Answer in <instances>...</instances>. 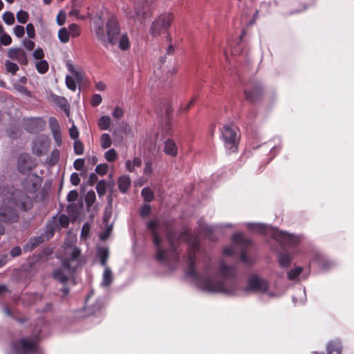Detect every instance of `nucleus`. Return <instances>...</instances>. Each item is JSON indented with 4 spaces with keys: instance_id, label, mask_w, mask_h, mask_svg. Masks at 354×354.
<instances>
[{
    "instance_id": "1",
    "label": "nucleus",
    "mask_w": 354,
    "mask_h": 354,
    "mask_svg": "<svg viewBox=\"0 0 354 354\" xmlns=\"http://www.w3.org/2000/svg\"><path fill=\"white\" fill-rule=\"evenodd\" d=\"M198 249L196 241L189 243V251L187 260L189 263V269L187 275L191 277L196 286L203 291L207 292H222L230 295H236L238 292L231 288H228L223 280L232 277L234 274V268L227 266L224 262L221 261L218 268L210 265L206 266L202 274L198 275L193 266L194 253Z\"/></svg>"
},
{
    "instance_id": "2",
    "label": "nucleus",
    "mask_w": 354,
    "mask_h": 354,
    "mask_svg": "<svg viewBox=\"0 0 354 354\" xmlns=\"http://www.w3.org/2000/svg\"><path fill=\"white\" fill-rule=\"evenodd\" d=\"M93 31L97 39L106 48L110 45L118 44L122 50H127L130 47L129 39L127 34H120L118 21L115 17H110L104 26L101 17L93 19Z\"/></svg>"
},
{
    "instance_id": "3",
    "label": "nucleus",
    "mask_w": 354,
    "mask_h": 354,
    "mask_svg": "<svg viewBox=\"0 0 354 354\" xmlns=\"http://www.w3.org/2000/svg\"><path fill=\"white\" fill-rule=\"evenodd\" d=\"M75 241V239L71 237L65 241L64 251L60 257L62 269H58L53 273L54 278L62 283L66 282L68 277L84 263L80 256V250L73 245Z\"/></svg>"
},
{
    "instance_id": "4",
    "label": "nucleus",
    "mask_w": 354,
    "mask_h": 354,
    "mask_svg": "<svg viewBox=\"0 0 354 354\" xmlns=\"http://www.w3.org/2000/svg\"><path fill=\"white\" fill-rule=\"evenodd\" d=\"M31 205V199L25 194H20L19 201L16 198L13 201L8 198L3 201V206L0 207V219L7 222L16 221L18 218L17 211L27 210Z\"/></svg>"
},
{
    "instance_id": "5",
    "label": "nucleus",
    "mask_w": 354,
    "mask_h": 354,
    "mask_svg": "<svg viewBox=\"0 0 354 354\" xmlns=\"http://www.w3.org/2000/svg\"><path fill=\"white\" fill-rule=\"evenodd\" d=\"M162 225L157 220H153L148 223V227L153 234V243L157 250L156 258L160 262H165L169 259L170 255L172 258L176 257V254L172 251L165 250L166 245L172 247L173 243L171 237H168L167 241H163L159 236L158 232L162 230Z\"/></svg>"
},
{
    "instance_id": "6",
    "label": "nucleus",
    "mask_w": 354,
    "mask_h": 354,
    "mask_svg": "<svg viewBox=\"0 0 354 354\" xmlns=\"http://www.w3.org/2000/svg\"><path fill=\"white\" fill-rule=\"evenodd\" d=\"M247 225L253 232L270 235L277 241L284 244H295L299 241L298 236L280 231L278 229L270 226L260 223H248Z\"/></svg>"
},
{
    "instance_id": "7",
    "label": "nucleus",
    "mask_w": 354,
    "mask_h": 354,
    "mask_svg": "<svg viewBox=\"0 0 354 354\" xmlns=\"http://www.w3.org/2000/svg\"><path fill=\"white\" fill-rule=\"evenodd\" d=\"M221 138L228 153L237 150V128L233 124H225L221 129Z\"/></svg>"
},
{
    "instance_id": "8",
    "label": "nucleus",
    "mask_w": 354,
    "mask_h": 354,
    "mask_svg": "<svg viewBox=\"0 0 354 354\" xmlns=\"http://www.w3.org/2000/svg\"><path fill=\"white\" fill-rule=\"evenodd\" d=\"M248 289L258 292H266L270 297H277L282 295L281 292L269 290L267 281L258 276H252L250 278Z\"/></svg>"
},
{
    "instance_id": "9",
    "label": "nucleus",
    "mask_w": 354,
    "mask_h": 354,
    "mask_svg": "<svg viewBox=\"0 0 354 354\" xmlns=\"http://www.w3.org/2000/svg\"><path fill=\"white\" fill-rule=\"evenodd\" d=\"M173 20L174 15L170 12L160 15L152 24L151 28V35L153 36L160 35L162 31L169 28Z\"/></svg>"
},
{
    "instance_id": "10",
    "label": "nucleus",
    "mask_w": 354,
    "mask_h": 354,
    "mask_svg": "<svg viewBox=\"0 0 354 354\" xmlns=\"http://www.w3.org/2000/svg\"><path fill=\"white\" fill-rule=\"evenodd\" d=\"M249 244H250L249 239L244 238L240 233L236 234L232 238V245L224 249V254L231 256Z\"/></svg>"
},
{
    "instance_id": "11",
    "label": "nucleus",
    "mask_w": 354,
    "mask_h": 354,
    "mask_svg": "<svg viewBox=\"0 0 354 354\" xmlns=\"http://www.w3.org/2000/svg\"><path fill=\"white\" fill-rule=\"evenodd\" d=\"M15 349L17 353H23L24 354H35L38 350L36 339L23 338L19 345L15 346Z\"/></svg>"
},
{
    "instance_id": "12",
    "label": "nucleus",
    "mask_w": 354,
    "mask_h": 354,
    "mask_svg": "<svg viewBox=\"0 0 354 354\" xmlns=\"http://www.w3.org/2000/svg\"><path fill=\"white\" fill-rule=\"evenodd\" d=\"M127 17L135 23L142 24L145 21L146 12L142 6L136 5L127 12Z\"/></svg>"
},
{
    "instance_id": "13",
    "label": "nucleus",
    "mask_w": 354,
    "mask_h": 354,
    "mask_svg": "<svg viewBox=\"0 0 354 354\" xmlns=\"http://www.w3.org/2000/svg\"><path fill=\"white\" fill-rule=\"evenodd\" d=\"M8 57L17 60L21 64H26L28 62L26 53L21 48H10L8 51Z\"/></svg>"
},
{
    "instance_id": "14",
    "label": "nucleus",
    "mask_w": 354,
    "mask_h": 354,
    "mask_svg": "<svg viewBox=\"0 0 354 354\" xmlns=\"http://www.w3.org/2000/svg\"><path fill=\"white\" fill-rule=\"evenodd\" d=\"M163 151L168 156L175 157L178 153V147L176 142L171 139H167L165 142Z\"/></svg>"
},
{
    "instance_id": "15",
    "label": "nucleus",
    "mask_w": 354,
    "mask_h": 354,
    "mask_svg": "<svg viewBox=\"0 0 354 354\" xmlns=\"http://www.w3.org/2000/svg\"><path fill=\"white\" fill-rule=\"evenodd\" d=\"M113 281V276L111 270L105 266L104 271L102 275V281L101 283L102 286L108 287L111 285Z\"/></svg>"
},
{
    "instance_id": "16",
    "label": "nucleus",
    "mask_w": 354,
    "mask_h": 354,
    "mask_svg": "<svg viewBox=\"0 0 354 354\" xmlns=\"http://www.w3.org/2000/svg\"><path fill=\"white\" fill-rule=\"evenodd\" d=\"M342 351V346L340 342L338 341L330 342L327 346L328 354H340Z\"/></svg>"
},
{
    "instance_id": "17",
    "label": "nucleus",
    "mask_w": 354,
    "mask_h": 354,
    "mask_svg": "<svg viewBox=\"0 0 354 354\" xmlns=\"http://www.w3.org/2000/svg\"><path fill=\"white\" fill-rule=\"evenodd\" d=\"M131 184V180L129 176H123L118 180V187L121 192H125Z\"/></svg>"
},
{
    "instance_id": "18",
    "label": "nucleus",
    "mask_w": 354,
    "mask_h": 354,
    "mask_svg": "<svg viewBox=\"0 0 354 354\" xmlns=\"http://www.w3.org/2000/svg\"><path fill=\"white\" fill-rule=\"evenodd\" d=\"M111 120L109 116L102 115L98 120V127L101 130H106L109 128Z\"/></svg>"
},
{
    "instance_id": "19",
    "label": "nucleus",
    "mask_w": 354,
    "mask_h": 354,
    "mask_svg": "<svg viewBox=\"0 0 354 354\" xmlns=\"http://www.w3.org/2000/svg\"><path fill=\"white\" fill-rule=\"evenodd\" d=\"M12 42L11 37L4 32L3 28L0 23V44L8 46Z\"/></svg>"
},
{
    "instance_id": "20",
    "label": "nucleus",
    "mask_w": 354,
    "mask_h": 354,
    "mask_svg": "<svg viewBox=\"0 0 354 354\" xmlns=\"http://www.w3.org/2000/svg\"><path fill=\"white\" fill-rule=\"evenodd\" d=\"M97 255L100 258L101 264L105 268L109 257V250L106 248H100L97 250Z\"/></svg>"
},
{
    "instance_id": "21",
    "label": "nucleus",
    "mask_w": 354,
    "mask_h": 354,
    "mask_svg": "<svg viewBox=\"0 0 354 354\" xmlns=\"http://www.w3.org/2000/svg\"><path fill=\"white\" fill-rule=\"evenodd\" d=\"M35 66L37 71L41 74H44L48 70V64L46 60H39L36 62Z\"/></svg>"
},
{
    "instance_id": "22",
    "label": "nucleus",
    "mask_w": 354,
    "mask_h": 354,
    "mask_svg": "<svg viewBox=\"0 0 354 354\" xmlns=\"http://www.w3.org/2000/svg\"><path fill=\"white\" fill-rule=\"evenodd\" d=\"M141 160L139 158H135L132 161L127 160L126 162V168L129 171H133L136 167H140Z\"/></svg>"
},
{
    "instance_id": "23",
    "label": "nucleus",
    "mask_w": 354,
    "mask_h": 354,
    "mask_svg": "<svg viewBox=\"0 0 354 354\" xmlns=\"http://www.w3.org/2000/svg\"><path fill=\"white\" fill-rule=\"evenodd\" d=\"M68 70L77 78L80 80L82 77V72L80 69H77L72 63L68 62L66 63Z\"/></svg>"
},
{
    "instance_id": "24",
    "label": "nucleus",
    "mask_w": 354,
    "mask_h": 354,
    "mask_svg": "<svg viewBox=\"0 0 354 354\" xmlns=\"http://www.w3.org/2000/svg\"><path fill=\"white\" fill-rule=\"evenodd\" d=\"M69 32L66 28H61L58 32V38L62 43H67L69 41Z\"/></svg>"
},
{
    "instance_id": "25",
    "label": "nucleus",
    "mask_w": 354,
    "mask_h": 354,
    "mask_svg": "<svg viewBox=\"0 0 354 354\" xmlns=\"http://www.w3.org/2000/svg\"><path fill=\"white\" fill-rule=\"evenodd\" d=\"M100 142L103 149L109 148L112 143L110 136L108 133H103L100 138Z\"/></svg>"
},
{
    "instance_id": "26",
    "label": "nucleus",
    "mask_w": 354,
    "mask_h": 354,
    "mask_svg": "<svg viewBox=\"0 0 354 354\" xmlns=\"http://www.w3.org/2000/svg\"><path fill=\"white\" fill-rule=\"evenodd\" d=\"M6 70L10 73L11 74H15L16 72L19 70V66L17 64L13 63L9 60H7L5 63Z\"/></svg>"
},
{
    "instance_id": "27",
    "label": "nucleus",
    "mask_w": 354,
    "mask_h": 354,
    "mask_svg": "<svg viewBox=\"0 0 354 354\" xmlns=\"http://www.w3.org/2000/svg\"><path fill=\"white\" fill-rule=\"evenodd\" d=\"M28 13L24 10H19L17 13V19L19 23L26 24L28 20Z\"/></svg>"
},
{
    "instance_id": "28",
    "label": "nucleus",
    "mask_w": 354,
    "mask_h": 354,
    "mask_svg": "<svg viewBox=\"0 0 354 354\" xmlns=\"http://www.w3.org/2000/svg\"><path fill=\"white\" fill-rule=\"evenodd\" d=\"M291 261L290 257L287 254H281L279 256V262L283 267H287L289 266Z\"/></svg>"
},
{
    "instance_id": "29",
    "label": "nucleus",
    "mask_w": 354,
    "mask_h": 354,
    "mask_svg": "<svg viewBox=\"0 0 354 354\" xmlns=\"http://www.w3.org/2000/svg\"><path fill=\"white\" fill-rule=\"evenodd\" d=\"M118 157L117 152L115 149H111L105 152L104 158L108 162H113Z\"/></svg>"
},
{
    "instance_id": "30",
    "label": "nucleus",
    "mask_w": 354,
    "mask_h": 354,
    "mask_svg": "<svg viewBox=\"0 0 354 354\" xmlns=\"http://www.w3.org/2000/svg\"><path fill=\"white\" fill-rule=\"evenodd\" d=\"M2 19L7 25L10 26L15 23V16L13 13L10 12H6L3 13Z\"/></svg>"
},
{
    "instance_id": "31",
    "label": "nucleus",
    "mask_w": 354,
    "mask_h": 354,
    "mask_svg": "<svg viewBox=\"0 0 354 354\" xmlns=\"http://www.w3.org/2000/svg\"><path fill=\"white\" fill-rule=\"evenodd\" d=\"M13 86L19 93L30 96V93L24 85L19 83H14Z\"/></svg>"
},
{
    "instance_id": "32",
    "label": "nucleus",
    "mask_w": 354,
    "mask_h": 354,
    "mask_svg": "<svg viewBox=\"0 0 354 354\" xmlns=\"http://www.w3.org/2000/svg\"><path fill=\"white\" fill-rule=\"evenodd\" d=\"M68 31L69 32V35L73 37H76L79 36L80 34L79 27L75 24H73L68 26Z\"/></svg>"
},
{
    "instance_id": "33",
    "label": "nucleus",
    "mask_w": 354,
    "mask_h": 354,
    "mask_svg": "<svg viewBox=\"0 0 354 354\" xmlns=\"http://www.w3.org/2000/svg\"><path fill=\"white\" fill-rule=\"evenodd\" d=\"M302 268L297 267L288 272V277L290 280L295 279L297 276L301 272Z\"/></svg>"
},
{
    "instance_id": "34",
    "label": "nucleus",
    "mask_w": 354,
    "mask_h": 354,
    "mask_svg": "<svg viewBox=\"0 0 354 354\" xmlns=\"http://www.w3.org/2000/svg\"><path fill=\"white\" fill-rule=\"evenodd\" d=\"M142 195L147 201H151L153 198V194L149 188H144L142 190Z\"/></svg>"
},
{
    "instance_id": "35",
    "label": "nucleus",
    "mask_w": 354,
    "mask_h": 354,
    "mask_svg": "<svg viewBox=\"0 0 354 354\" xmlns=\"http://www.w3.org/2000/svg\"><path fill=\"white\" fill-rule=\"evenodd\" d=\"M74 151L77 155H81L84 152L83 144L78 140L74 142Z\"/></svg>"
},
{
    "instance_id": "36",
    "label": "nucleus",
    "mask_w": 354,
    "mask_h": 354,
    "mask_svg": "<svg viewBox=\"0 0 354 354\" xmlns=\"http://www.w3.org/2000/svg\"><path fill=\"white\" fill-rule=\"evenodd\" d=\"M66 84L67 87L69 89H71V91H75L76 84H75V82L74 81L73 78L71 76L67 75L66 77Z\"/></svg>"
},
{
    "instance_id": "37",
    "label": "nucleus",
    "mask_w": 354,
    "mask_h": 354,
    "mask_svg": "<svg viewBox=\"0 0 354 354\" xmlns=\"http://www.w3.org/2000/svg\"><path fill=\"white\" fill-rule=\"evenodd\" d=\"M96 190L100 196H102L106 192V183L104 181L99 182L96 185Z\"/></svg>"
},
{
    "instance_id": "38",
    "label": "nucleus",
    "mask_w": 354,
    "mask_h": 354,
    "mask_svg": "<svg viewBox=\"0 0 354 354\" xmlns=\"http://www.w3.org/2000/svg\"><path fill=\"white\" fill-rule=\"evenodd\" d=\"M108 170V165L106 164H100L95 168V171L101 175H104Z\"/></svg>"
},
{
    "instance_id": "39",
    "label": "nucleus",
    "mask_w": 354,
    "mask_h": 354,
    "mask_svg": "<svg viewBox=\"0 0 354 354\" xmlns=\"http://www.w3.org/2000/svg\"><path fill=\"white\" fill-rule=\"evenodd\" d=\"M24 26L17 25L14 28L13 32L16 37L21 38L24 35Z\"/></svg>"
},
{
    "instance_id": "40",
    "label": "nucleus",
    "mask_w": 354,
    "mask_h": 354,
    "mask_svg": "<svg viewBox=\"0 0 354 354\" xmlns=\"http://www.w3.org/2000/svg\"><path fill=\"white\" fill-rule=\"evenodd\" d=\"M95 199V194L93 191L88 192L86 196V202L87 205H91Z\"/></svg>"
},
{
    "instance_id": "41",
    "label": "nucleus",
    "mask_w": 354,
    "mask_h": 354,
    "mask_svg": "<svg viewBox=\"0 0 354 354\" xmlns=\"http://www.w3.org/2000/svg\"><path fill=\"white\" fill-rule=\"evenodd\" d=\"M124 115V111L122 109H121L119 106L115 107V109L113 111L112 115L115 119H120Z\"/></svg>"
},
{
    "instance_id": "42",
    "label": "nucleus",
    "mask_w": 354,
    "mask_h": 354,
    "mask_svg": "<svg viewBox=\"0 0 354 354\" xmlns=\"http://www.w3.org/2000/svg\"><path fill=\"white\" fill-rule=\"evenodd\" d=\"M27 35L30 38H34L35 36V27L32 24H28L26 27Z\"/></svg>"
},
{
    "instance_id": "43",
    "label": "nucleus",
    "mask_w": 354,
    "mask_h": 354,
    "mask_svg": "<svg viewBox=\"0 0 354 354\" xmlns=\"http://www.w3.org/2000/svg\"><path fill=\"white\" fill-rule=\"evenodd\" d=\"M69 133H70V136L72 139H74L75 140H77L78 136H79V131H78V129H77V127L74 124H73V126L70 128Z\"/></svg>"
},
{
    "instance_id": "44",
    "label": "nucleus",
    "mask_w": 354,
    "mask_h": 354,
    "mask_svg": "<svg viewBox=\"0 0 354 354\" xmlns=\"http://www.w3.org/2000/svg\"><path fill=\"white\" fill-rule=\"evenodd\" d=\"M49 124L54 132L57 131L59 130V127L57 120L55 118L50 117L49 118Z\"/></svg>"
},
{
    "instance_id": "45",
    "label": "nucleus",
    "mask_w": 354,
    "mask_h": 354,
    "mask_svg": "<svg viewBox=\"0 0 354 354\" xmlns=\"http://www.w3.org/2000/svg\"><path fill=\"white\" fill-rule=\"evenodd\" d=\"M102 97L99 94H94L92 97L91 104L93 106H98L102 102Z\"/></svg>"
},
{
    "instance_id": "46",
    "label": "nucleus",
    "mask_w": 354,
    "mask_h": 354,
    "mask_svg": "<svg viewBox=\"0 0 354 354\" xmlns=\"http://www.w3.org/2000/svg\"><path fill=\"white\" fill-rule=\"evenodd\" d=\"M84 165V160L82 158L76 159L73 162L74 168L77 170H81Z\"/></svg>"
},
{
    "instance_id": "47",
    "label": "nucleus",
    "mask_w": 354,
    "mask_h": 354,
    "mask_svg": "<svg viewBox=\"0 0 354 354\" xmlns=\"http://www.w3.org/2000/svg\"><path fill=\"white\" fill-rule=\"evenodd\" d=\"M89 230H90L89 225L88 223H85L82 228L81 238L86 239L89 234Z\"/></svg>"
},
{
    "instance_id": "48",
    "label": "nucleus",
    "mask_w": 354,
    "mask_h": 354,
    "mask_svg": "<svg viewBox=\"0 0 354 354\" xmlns=\"http://www.w3.org/2000/svg\"><path fill=\"white\" fill-rule=\"evenodd\" d=\"M78 197V193L75 190L71 191L67 196V198L68 201L73 202L75 201L77 199Z\"/></svg>"
},
{
    "instance_id": "49",
    "label": "nucleus",
    "mask_w": 354,
    "mask_h": 354,
    "mask_svg": "<svg viewBox=\"0 0 354 354\" xmlns=\"http://www.w3.org/2000/svg\"><path fill=\"white\" fill-rule=\"evenodd\" d=\"M56 21L59 26L63 25L66 21L65 14L62 12H59V14L57 16Z\"/></svg>"
},
{
    "instance_id": "50",
    "label": "nucleus",
    "mask_w": 354,
    "mask_h": 354,
    "mask_svg": "<svg viewBox=\"0 0 354 354\" xmlns=\"http://www.w3.org/2000/svg\"><path fill=\"white\" fill-rule=\"evenodd\" d=\"M111 231H112V226H111V225H109V226L106 228V231H105L104 232H103V233L100 234V239H101V240H102V241H104V240H106V239H108V237L109 236V235H110V234H111Z\"/></svg>"
},
{
    "instance_id": "51",
    "label": "nucleus",
    "mask_w": 354,
    "mask_h": 354,
    "mask_svg": "<svg viewBox=\"0 0 354 354\" xmlns=\"http://www.w3.org/2000/svg\"><path fill=\"white\" fill-rule=\"evenodd\" d=\"M44 53L43 50L41 48H37L33 52V57L37 59H41L44 57Z\"/></svg>"
},
{
    "instance_id": "52",
    "label": "nucleus",
    "mask_w": 354,
    "mask_h": 354,
    "mask_svg": "<svg viewBox=\"0 0 354 354\" xmlns=\"http://www.w3.org/2000/svg\"><path fill=\"white\" fill-rule=\"evenodd\" d=\"M53 101L61 106H65L66 104V100L59 96H53Z\"/></svg>"
},
{
    "instance_id": "53",
    "label": "nucleus",
    "mask_w": 354,
    "mask_h": 354,
    "mask_svg": "<svg viewBox=\"0 0 354 354\" xmlns=\"http://www.w3.org/2000/svg\"><path fill=\"white\" fill-rule=\"evenodd\" d=\"M59 221L62 227H65L68 225V218L65 215H60L59 217Z\"/></svg>"
},
{
    "instance_id": "54",
    "label": "nucleus",
    "mask_w": 354,
    "mask_h": 354,
    "mask_svg": "<svg viewBox=\"0 0 354 354\" xmlns=\"http://www.w3.org/2000/svg\"><path fill=\"white\" fill-rule=\"evenodd\" d=\"M152 171H153V169H152L151 163L150 162H147L145 163V168H144L145 174H146L147 176H150L152 174Z\"/></svg>"
},
{
    "instance_id": "55",
    "label": "nucleus",
    "mask_w": 354,
    "mask_h": 354,
    "mask_svg": "<svg viewBox=\"0 0 354 354\" xmlns=\"http://www.w3.org/2000/svg\"><path fill=\"white\" fill-rule=\"evenodd\" d=\"M201 231H203L205 235H209L216 231V228L212 226L201 227Z\"/></svg>"
},
{
    "instance_id": "56",
    "label": "nucleus",
    "mask_w": 354,
    "mask_h": 354,
    "mask_svg": "<svg viewBox=\"0 0 354 354\" xmlns=\"http://www.w3.org/2000/svg\"><path fill=\"white\" fill-rule=\"evenodd\" d=\"M167 39L169 43H171V37L170 35H168L167 36ZM174 52V47L173 46V45L171 44H169L167 48V54L171 55V54H173Z\"/></svg>"
},
{
    "instance_id": "57",
    "label": "nucleus",
    "mask_w": 354,
    "mask_h": 354,
    "mask_svg": "<svg viewBox=\"0 0 354 354\" xmlns=\"http://www.w3.org/2000/svg\"><path fill=\"white\" fill-rule=\"evenodd\" d=\"M71 182L73 185H77L80 182V178L77 173H73L71 176Z\"/></svg>"
},
{
    "instance_id": "58",
    "label": "nucleus",
    "mask_w": 354,
    "mask_h": 354,
    "mask_svg": "<svg viewBox=\"0 0 354 354\" xmlns=\"http://www.w3.org/2000/svg\"><path fill=\"white\" fill-rule=\"evenodd\" d=\"M151 211V207L149 205L145 204L142 206L140 210V214L142 216H147Z\"/></svg>"
},
{
    "instance_id": "59",
    "label": "nucleus",
    "mask_w": 354,
    "mask_h": 354,
    "mask_svg": "<svg viewBox=\"0 0 354 354\" xmlns=\"http://www.w3.org/2000/svg\"><path fill=\"white\" fill-rule=\"evenodd\" d=\"M24 46L26 48V49L31 50L35 48V43L28 39H24L23 41Z\"/></svg>"
},
{
    "instance_id": "60",
    "label": "nucleus",
    "mask_w": 354,
    "mask_h": 354,
    "mask_svg": "<svg viewBox=\"0 0 354 354\" xmlns=\"http://www.w3.org/2000/svg\"><path fill=\"white\" fill-rule=\"evenodd\" d=\"M195 99H192L188 103L181 105V110L183 111H187L190 108V106L194 103Z\"/></svg>"
},
{
    "instance_id": "61",
    "label": "nucleus",
    "mask_w": 354,
    "mask_h": 354,
    "mask_svg": "<svg viewBox=\"0 0 354 354\" xmlns=\"http://www.w3.org/2000/svg\"><path fill=\"white\" fill-rule=\"evenodd\" d=\"M95 88L100 91H103L106 89V85L103 82H97L95 83Z\"/></svg>"
},
{
    "instance_id": "62",
    "label": "nucleus",
    "mask_w": 354,
    "mask_h": 354,
    "mask_svg": "<svg viewBox=\"0 0 354 354\" xmlns=\"http://www.w3.org/2000/svg\"><path fill=\"white\" fill-rule=\"evenodd\" d=\"M21 248L19 247H15L11 250L10 254L12 257H17L21 254Z\"/></svg>"
},
{
    "instance_id": "63",
    "label": "nucleus",
    "mask_w": 354,
    "mask_h": 354,
    "mask_svg": "<svg viewBox=\"0 0 354 354\" xmlns=\"http://www.w3.org/2000/svg\"><path fill=\"white\" fill-rule=\"evenodd\" d=\"M171 122L168 120V121L166 122L165 127V129H164V131H165L166 134H169V131L171 130Z\"/></svg>"
},
{
    "instance_id": "64",
    "label": "nucleus",
    "mask_w": 354,
    "mask_h": 354,
    "mask_svg": "<svg viewBox=\"0 0 354 354\" xmlns=\"http://www.w3.org/2000/svg\"><path fill=\"white\" fill-rule=\"evenodd\" d=\"M245 97L248 100H250V101H254V98L253 95L250 93V91H245Z\"/></svg>"
}]
</instances>
